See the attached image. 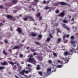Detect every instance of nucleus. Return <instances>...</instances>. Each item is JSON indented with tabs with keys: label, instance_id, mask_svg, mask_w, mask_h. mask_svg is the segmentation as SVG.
Segmentation results:
<instances>
[{
	"label": "nucleus",
	"instance_id": "nucleus-47",
	"mask_svg": "<svg viewBox=\"0 0 78 78\" xmlns=\"http://www.w3.org/2000/svg\"><path fill=\"white\" fill-rule=\"evenodd\" d=\"M43 3H44V4H46L47 3H46V1H44L43 2Z\"/></svg>",
	"mask_w": 78,
	"mask_h": 78
},
{
	"label": "nucleus",
	"instance_id": "nucleus-60",
	"mask_svg": "<svg viewBox=\"0 0 78 78\" xmlns=\"http://www.w3.org/2000/svg\"><path fill=\"white\" fill-rule=\"evenodd\" d=\"M71 17H72V16H69V18L70 19V18H71Z\"/></svg>",
	"mask_w": 78,
	"mask_h": 78
},
{
	"label": "nucleus",
	"instance_id": "nucleus-63",
	"mask_svg": "<svg viewBox=\"0 0 78 78\" xmlns=\"http://www.w3.org/2000/svg\"><path fill=\"white\" fill-rule=\"evenodd\" d=\"M32 10H33L34 11V9H32Z\"/></svg>",
	"mask_w": 78,
	"mask_h": 78
},
{
	"label": "nucleus",
	"instance_id": "nucleus-56",
	"mask_svg": "<svg viewBox=\"0 0 78 78\" xmlns=\"http://www.w3.org/2000/svg\"><path fill=\"white\" fill-rule=\"evenodd\" d=\"M72 21H73L74 20V18H72Z\"/></svg>",
	"mask_w": 78,
	"mask_h": 78
},
{
	"label": "nucleus",
	"instance_id": "nucleus-48",
	"mask_svg": "<svg viewBox=\"0 0 78 78\" xmlns=\"http://www.w3.org/2000/svg\"><path fill=\"white\" fill-rule=\"evenodd\" d=\"M3 8V6L2 5H0V9H2V8Z\"/></svg>",
	"mask_w": 78,
	"mask_h": 78
},
{
	"label": "nucleus",
	"instance_id": "nucleus-17",
	"mask_svg": "<svg viewBox=\"0 0 78 78\" xmlns=\"http://www.w3.org/2000/svg\"><path fill=\"white\" fill-rule=\"evenodd\" d=\"M31 35L33 36V37L36 36V33H32Z\"/></svg>",
	"mask_w": 78,
	"mask_h": 78
},
{
	"label": "nucleus",
	"instance_id": "nucleus-13",
	"mask_svg": "<svg viewBox=\"0 0 78 78\" xmlns=\"http://www.w3.org/2000/svg\"><path fill=\"white\" fill-rule=\"evenodd\" d=\"M7 17L8 18V19H12V16L11 15H7Z\"/></svg>",
	"mask_w": 78,
	"mask_h": 78
},
{
	"label": "nucleus",
	"instance_id": "nucleus-64",
	"mask_svg": "<svg viewBox=\"0 0 78 78\" xmlns=\"http://www.w3.org/2000/svg\"><path fill=\"white\" fill-rule=\"evenodd\" d=\"M22 62V64H23V63H24L23 62Z\"/></svg>",
	"mask_w": 78,
	"mask_h": 78
},
{
	"label": "nucleus",
	"instance_id": "nucleus-61",
	"mask_svg": "<svg viewBox=\"0 0 78 78\" xmlns=\"http://www.w3.org/2000/svg\"><path fill=\"white\" fill-rule=\"evenodd\" d=\"M19 17H20V16H22V15H19Z\"/></svg>",
	"mask_w": 78,
	"mask_h": 78
},
{
	"label": "nucleus",
	"instance_id": "nucleus-22",
	"mask_svg": "<svg viewBox=\"0 0 78 78\" xmlns=\"http://www.w3.org/2000/svg\"><path fill=\"white\" fill-rule=\"evenodd\" d=\"M56 30L57 31V33H61V31H60V29H59L58 28H57Z\"/></svg>",
	"mask_w": 78,
	"mask_h": 78
},
{
	"label": "nucleus",
	"instance_id": "nucleus-31",
	"mask_svg": "<svg viewBox=\"0 0 78 78\" xmlns=\"http://www.w3.org/2000/svg\"><path fill=\"white\" fill-rule=\"evenodd\" d=\"M48 62V63L49 64H51V63H52L51 60H49Z\"/></svg>",
	"mask_w": 78,
	"mask_h": 78
},
{
	"label": "nucleus",
	"instance_id": "nucleus-28",
	"mask_svg": "<svg viewBox=\"0 0 78 78\" xmlns=\"http://www.w3.org/2000/svg\"><path fill=\"white\" fill-rule=\"evenodd\" d=\"M47 71H48V72H51V68H48V69H47Z\"/></svg>",
	"mask_w": 78,
	"mask_h": 78
},
{
	"label": "nucleus",
	"instance_id": "nucleus-52",
	"mask_svg": "<svg viewBox=\"0 0 78 78\" xmlns=\"http://www.w3.org/2000/svg\"><path fill=\"white\" fill-rule=\"evenodd\" d=\"M55 6H58V4L57 3H56L55 4Z\"/></svg>",
	"mask_w": 78,
	"mask_h": 78
},
{
	"label": "nucleus",
	"instance_id": "nucleus-10",
	"mask_svg": "<svg viewBox=\"0 0 78 78\" xmlns=\"http://www.w3.org/2000/svg\"><path fill=\"white\" fill-rule=\"evenodd\" d=\"M73 53V51L72 50H71L68 53L69 55H72V53Z\"/></svg>",
	"mask_w": 78,
	"mask_h": 78
},
{
	"label": "nucleus",
	"instance_id": "nucleus-43",
	"mask_svg": "<svg viewBox=\"0 0 78 78\" xmlns=\"http://www.w3.org/2000/svg\"><path fill=\"white\" fill-rule=\"evenodd\" d=\"M27 66L28 67H31V65L30 64H28L27 65Z\"/></svg>",
	"mask_w": 78,
	"mask_h": 78
},
{
	"label": "nucleus",
	"instance_id": "nucleus-42",
	"mask_svg": "<svg viewBox=\"0 0 78 78\" xmlns=\"http://www.w3.org/2000/svg\"><path fill=\"white\" fill-rule=\"evenodd\" d=\"M16 66H14V67H13V69H16Z\"/></svg>",
	"mask_w": 78,
	"mask_h": 78
},
{
	"label": "nucleus",
	"instance_id": "nucleus-62",
	"mask_svg": "<svg viewBox=\"0 0 78 78\" xmlns=\"http://www.w3.org/2000/svg\"><path fill=\"white\" fill-rule=\"evenodd\" d=\"M64 58H62V59H63V60H64Z\"/></svg>",
	"mask_w": 78,
	"mask_h": 78
},
{
	"label": "nucleus",
	"instance_id": "nucleus-58",
	"mask_svg": "<svg viewBox=\"0 0 78 78\" xmlns=\"http://www.w3.org/2000/svg\"><path fill=\"white\" fill-rule=\"evenodd\" d=\"M0 25H3V24L2 23H1L0 24Z\"/></svg>",
	"mask_w": 78,
	"mask_h": 78
},
{
	"label": "nucleus",
	"instance_id": "nucleus-59",
	"mask_svg": "<svg viewBox=\"0 0 78 78\" xmlns=\"http://www.w3.org/2000/svg\"><path fill=\"white\" fill-rule=\"evenodd\" d=\"M73 47H76V45H74L73 46Z\"/></svg>",
	"mask_w": 78,
	"mask_h": 78
},
{
	"label": "nucleus",
	"instance_id": "nucleus-39",
	"mask_svg": "<svg viewBox=\"0 0 78 78\" xmlns=\"http://www.w3.org/2000/svg\"><path fill=\"white\" fill-rule=\"evenodd\" d=\"M50 38H48L47 39V41L48 42H49V41H50Z\"/></svg>",
	"mask_w": 78,
	"mask_h": 78
},
{
	"label": "nucleus",
	"instance_id": "nucleus-19",
	"mask_svg": "<svg viewBox=\"0 0 78 78\" xmlns=\"http://www.w3.org/2000/svg\"><path fill=\"white\" fill-rule=\"evenodd\" d=\"M41 16V13L40 12L38 13L36 15V17H39V16Z\"/></svg>",
	"mask_w": 78,
	"mask_h": 78
},
{
	"label": "nucleus",
	"instance_id": "nucleus-21",
	"mask_svg": "<svg viewBox=\"0 0 78 78\" xmlns=\"http://www.w3.org/2000/svg\"><path fill=\"white\" fill-rule=\"evenodd\" d=\"M5 68V67L4 66H0V70H3V69H4Z\"/></svg>",
	"mask_w": 78,
	"mask_h": 78
},
{
	"label": "nucleus",
	"instance_id": "nucleus-38",
	"mask_svg": "<svg viewBox=\"0 0 78 78\" xmlns=\"http://www.w3.org/2000/svg\"><path fill=\"white\" fill-rule=\"evenodd\" d=\"M71 39H74V36H72L71 37Z\"/></svg>",
	"mask_w": 78,
	"mask_h": 78
},
{
	"label": "nucleus",
	"instance_id": "nucleus-29",
	"mask_svg": "<svg viewBox=\"0 0 78 78\" xmlns=\"http://www.w3.org/2000/svg\"><path fill=\"white\" fill-rule=\"evenodd\" d=\"M31 51H32V52H35V51H36V50L33 49H31L30 50Z\"/></svg>",
	"mask_w": 78,
	"mask_h": 78
},
{
	"label": "nucleus",
	"instance_id": "nucleus-16",
	"mask_svg": "<svg viewBox=\"0 0 78 78\" xmlns=\"http://www.w3.org/2000/svg\"><path fill=\"white\" fill-rule=\"evenodd\" d=\"M64 56H67V55H69V53L67 52H65L64 53Z\"/></svg>",
	"mask_w": 78,
	"mask_h": 78
},
{
	"label": "nucleus",
	"instance_id": "nucleus-54",
	"mask_svg": "<svg viewBox=\"0 0 78 78\" xmlns=\"http://www.w3.org/2000/svg\"><path fill=\"white\" fill-rule=\"evenodd\" d=\"M29 48H30V47H27V50H28V49H29Z\"/></svg>",
	"mask_w": 78,
	"mask_h": 78
},
{
	"label": "nucleus",
	"instance_id": "nucleus-45",
	"mask_svg": "<svg viewBox=\"0 0 78 78\" xmlns=\"http://www.w3.org/2000/svg\"><path fill=\"white\" fill-rule=\"evenodd\" d=\"M60 63L61 64H63V61H60Z\"/></svg>",
	"mask_w": 78,
	"mask_h": 78
},
{
	"label": "nucleus",
	"instance_id": "nucleus-18",
	"mask_svg": "<svg viewBox=\"0 0 78 78\" xmlns=\"http://www.w3.org/2000/svg\"><path fill=\"white\" fill-rule=\"evenodd\" d=\"M29 19H31V21H34V19H33L32 17L30 16L29 17Z\"/></svg>",
	"mask_w": 78,
	"mask_h": 78
},
{
	"label": "nucleus",
	"instance_id": "nucleus-6",
	"mask_svg": "<svg viewBox=\"0 0 78 78\" xmlns=\"http://www.w3.org/2000/svg\"><path fill=\"white\" fill-rule=\"evenodd\" d=\"M1 65L2 66H8V63L5 61L4 62L2 63Z\"/></svg>",
	"mask_w": 78,
	"mask_h": 78
},
{
	"label": "nucleus",
	"instance_id": "nucleus-24",
	"mask_svg": "<svg viewBox=\"0 0 78 78\" xmlns=\"http://www.w3.org/2000/svg\"><path fill=\"white\" fill-rule=\"evenodd\" d=\"M49 9V7H48V6H46V7L44 8V9H46V10L48 9Z\"/></svg>",
	"mask_w": 78,
	"mask_h": 78
},
{
	"label": "nucleus",
	"instance_id": "nucleus-1",
	"mask_svg": "<svg viewBox=\"0 0 78 78\" xmlns=\"http://www.w3.org/2000/svg\"><path fill=\"white\" fill-rule=\"evenodd\" d=\"M28 58H28L27 60V62H30V63H32L33 64H36V60L34 58H33V56L29 55L28 56Z\"/></svg>",
	"mask_w": 78,
	"mask_h": 78
},
{
	"label": "nucleus",
	"instance_id": "nucleus-53",
	"mask_svg": "<svg viewBox=\"0 0 78 78\" xmlns=\"http://www.w3.org/2000/svg\"><path fill=\"white\" fill-rule=\"evenodd\" d=\"M29 71H28L29 72H30L31 71V69H29Z\"/></svg>",
	"mask_w": 78,
	"mask_h": 78
},
{
	"label": "nucleus",
	"instance_id": "nucleus-2",
	"mask_svg": "<svg viewBox=\"0 0 78 78\" xmlns=\"http://www.w3.org/2000/svg\"><path fill=\"white\" fill-rule=\"evenodd\" d=\"M24 73H25L26 74H28L29 73V71H26L25 69H23L21 72H20L19 73L22 75H25V74Z\"/></svg>",
	"mask_w": 78,
	"mask_h": 78
},
{
	"label": "nucleus",
	"instance_id": "nucleus-14",
	"mask_svg": "<svg viewBox=\"0 0 78 78\" xmlns=\"http://www.w3.org/2000/svg\"><path fill=\"white\" fill-rule=\"evenodd\" d=\"M60 4L62 5H67V3L64 2H60Z\"/></svg>",
	"mask_w": 78,
	"mask_h": 78
},
{
	"label": "nucleus",
	"instance_id": "nucleus-33",
	"mask_svg": "<svg viewBox=\"0 0 78 78\" xmlns=\"http://www.w3.org/2000/svg\"><path fill=\"white\" fill-rule=\"evenodd\" d=\"M24 20H25V21H26L27 20H28V18H24L23 19Z\"/></svg>",
	"mask_w": 78,
	"mask_h": 78
},
{
	"label": "nucleus",
	"instance_id": "nucleus-40",
	"mask_svg": "<svg viewBox=\"0 0 78 78\" xmlns=\"http://www.w3.org/2000/svg\"><path fill=\"white\" fill-rule=\"evenodd\" d=\"M63 22H64V23H67V22H68V21H66V20H63Z\"/></svg>",
	"mask_w": 78,
	"mask_h": 78
},
{
	"label": "nucleus",
	"instance_id": "nucleus-46",
	"mask_svg": "<svg viewBox=\"0 0 78 78\" xmlns=\"http://www.w3.org/2000/svg\"><path fill=\"white\" fill-rule=\"evenodd\" d=\"M49 36L50 37H53V36L51 35V34H49Z\"/></svg>",
	"mask_w": 78,
	"mask_h": 78
},
{
	"label": "nucleus",
	"instance_id": "nucleus-7",
	"mask_svg": "<svg viewBox=\"0 0 78 78\" xmlns=\"http://www.w3.org/2000/svg\"><path fill=\"white\" fill-rule=\"evenodd\" d=\"M63 27L64 28H66V30H69V28L67 27V26H66V24H63Z\"/></svg>",
	"mask_w": 78,
	"mask_h": 78
},
{
	"label": "nucleus",
	"instance_id": "nucleus-8",
	"mask_svg": "<svg viewBox=\"0 0 78 78\" xmlns=\"http://www.w3.org/2000/svg\"><path fill=\"white\" fill-rule=\"evenodd\" d=\"M61 38H58L57 43V44H59L61 42Z\"/></svg>",
	"mask_w": 78,
	"mask_h": 78
},
{
	"label": "nucleus",
	"instance_id": "nucleus-57",
	"mask_svg": "<svg viewBox=\"0 0 78 78\" xmlns=\"http://www.w3.org/2000/svg\"><path fill=\"white\" fill-rule=\"evenodd\" d=\"M49 2H49V1H47V2H46V3L48 4V3Z\"/></svg>",
	"mask_w": 78,
	"mask_h": 78
},
{
	"label": "nucleus",
	"instance_id": "nucleus-30",
	"mask_svg": "<svg viewBox=\"0 0 78 78\" xmlns=\"http://www.w3.org/2000/svg\"><path fill=\"white\" fill-rule=\"evenodd\" d=\"M69 36H70V35L69 34H67L66 35H65V37H67V38H68V37H69Z\"/></svg>",
	"mask_w": 78,
	"mask_h": 78
},
{
	"label": "nucleus",
	"instance_id": "nucleus-5",
	"mask_svg": "<svg viewBox=\"0 0 78 78\" xmlns=\"http://www.w3.org/2000/svg\"><path fill=\"white\" fill-rule=\"evenodd\" d=\"M65 36H66V35H64L63 36V40L64 41V43H67V41H68L67 40H65Z\"/></svg>",
	"mask_w": 78,
	"mask_h": 78
},
{
	"label": "nucleus",
	"instance_id": "nucleus-34",
	"mask_svg": "<svg viewBox=\"0 0 78 78\" xmlns=\"http://www.w3.org/2000/svg\"><path fill=\"white\" fill-rule=\"evenodd\" d=\"M59 11L58 10H56L55 11V13L56 14H58V13H59Z\"/></svg>",
	"mask_w": 78,
	"mask_h": 78
},
{
	"label": "nucleus",
	"instance_id": "nucleus-11",
	"mask_svg": "<svg viewBox=\"0 0 78 78\" xmlns=\"http://www.w3.org/2000/svg\"><path fill=\"white\" fill-rule=\"evenodd\" d=\"M13 49H19V46H16L13 48Z\"/></svg>",
	"mask_w": 78,
	"mask_h": 78
},
{
	"label": "nucleus",
	"instance_id": "nucleus-4",
	"mask_svg": "<svg viewBox=\"0 0 78 78\" xmlns=\"http://www.w3.org/2000/svg\"><path fill=\"white\" fill-rule=\"evenodd\" d=\"M16 31H18L19 33H20V34L22 33V29L20 27H18L16 30Z\"/></svg>",
	"mask_w": 78,
	"mask_h": 78
},
{
	"label": "nucleus",
	"instance_id": "nucleus-37",
	"mask_svg": "<svg viewBox=\"0 0 78 78\" xmlns=\"http://www.w3.org/2000/svg\"><path fill=\"white\" fill-rule=\"evenodd\" d=\"M35 44H37V45H39V44H40V43L37 42H35Z\"/></svg>",
	"mask_w": 78,
	"mask_h": 78
},
{
	"label": "nucleus",
	"instance_id": "nucleus-15",
	"mask_svg": "<svg viewBox=\"0 0 78 78\" xmlns=\"http://www.w3.org/2000/svg\"><path fill=\"white\" fill-rule=\"evenodd\" d=\"M70 42L72 45H73V44H75L76 43V42L75 41H71Z\"/></svg>",
	"mask_w": 78,
	"mask_h": 78
},
{
	"label": "nucleus",
	"instance_id": "nucleus-3",
	"mask_svg": "<svg viewBox=\"0 0 78 78\" xmlns=\"http://www.w3.org/2000/svg\"><path fill=\"white\" fill-rule=\"evenodd\" d=\"M65 15V13H64V11L62 12L58 15L59 17H64Z\"/></svg>",
	"mask_w": 78,
	"mask_h": 78
},
{
	"label": "nucleus",
	"instance_id": "nucleus-41",
	"mask_svg": "<svg viewBox=\"0 0 78 78\" xmlns=\"http://www.w3.org/2000/svg\"><path fill=\"white\" fill-rule=\"evenodd\" d=\"M20 56L21 58H22L23 57V55L22 54H20Z\"/></svg>",
	"mask_w": 78,
	"mask_h": 78
},
{
	"label": "nucleus",
	"instance_id": "nucleus-32",
	"mask_svg": "<svg viewBox=\"0 0 78 78\" xmlns=\"http://www.w3.org/2000/svg\"><path fill=\"white\" fill-rule=\"evenodd\" d=\"M62 67V66H61L60 65H58L57 66V67H58V68H61Z\"/></svg>",
	"mask_w": 78,
	"mask_h": 78
},
{
	"label": "nucleus",
	"instance_id": "nucleus-27",
	"mask_svg": "<svg viewBox=\"0 0 78 78\" xmlns=\"http://www.w3.org/2000/svg\"><path fill=\"white\" fill-rule=\"evenodd\" d=\"M3 53H4V54L5 55H6V56H7V53H6V52H5V50H4L3 51Z\"/></svg>",
	"mask_w": 78,
	"mask_h": 78
},
{
	"label": "nucleus",
	"instance_id": "nucleus-25",
	"mask_svg": "<svg viewBox=\"0 0 78 78\" xmlns=\"http://www.w3.org/2000/svg\"><path fill=\"white\" fill-rule=\"evenodd\" d=\"M38 74L40 75H41V76H42V73L41 71L39 72Z\"/></svg>",
	"mask_w": 78,
	"mask_h": 78
},
{
	"label": "nucleus",
	"instance_id": "nucleus-51",
	"mask_svg": "<svg viewBox=\"0 0 78 78\" xmlns=\"http://www.w3.org/2000/svg\"><path fill=\"white\" fill-rule=\"evenodd\" d=\"M24 76H25L26 78H27L28 77V76L27 75H24Z\"/></svg>",
	"mask_w": 78,
	"mask_h": 78
},
{
	"label": "nucleus",
	"instance_id": "nucleus-12",
	"mask_svg": "<svg viewBox=\"0 0 78 78\" xmlns=\"http://www.w3.org/2000/svg\"><path fill=\"white\" fill-rule=\"evenodd\" d=\"M38 58L40 61H42V59H43V58H42V57H38Z\"/></svg>",
	"mask_w": 78,
	"mask_h": 78
},
{
	"label": "nucleus",
	"instance_id": "nucleus-20",
	"mask_svg": "<svg viewBox=\"0 0 78 78\" xmlns=\"http://www.w3.org/2000/svg\"><path fill=\"white\" fill-rule=\"evenodd\" d=\"M18 1H17V0H13V3H14V4H16L17 3V2Z\"/></svg>",
	"mask_w": 78,
	"mask_h": 78
},
{
	"label": "nucleus",
	"instance_id": "nucleus-26",
	"mask_svg": "<svg viewBox=\"0 0 78 78\" xmlns=\"http://www.w3.org/2000/svg\"><path fill=\"white\" fill-rule=\"evenodd\" d=\"M9 62L10 64H11V65H14V63L12 62L9 61Z\"/></svg>",
	"mask_w": 78,
	"mask_h": 78
},
{
	"label": "nucleus",
	"instance_id": "nucleus-50",
	"mask_svg": "<svg viewBox=\"0 0 78 78\" xmlns=\"http://www.w3.org/2000/svg\"><path fill=\"white\" fill-rule=\"evenodd\" d=\"M61 61L59 60H58L57 61V62L58 63H60V62Z\"/></svg>",
	"mask_w": 78,
	"mask_h": 78
},
{
	"label": "nucleus",
	"instance_id": "nucleus-36",
	"mask_svg": "<svg viewBox=\"0 0 78 78\" xmlns=\"http://www.w3.org/2000/svg\"><path fill=\"white\" fill-rule=\"evenodd\" d=\"M33 55H34V56H35V55H38V54H37V52H34L33 53Z\"/></svg>",
	"mask_w": 78,
	"mask_h": 78
},
{
	"label": "nucleus",
	"instance_id": "nucleus-44",
	"mask_svg": "<svg viewBox=\"0 0 78 78\" xmlns=\"http://www.w3.org/2000/svg\"><path fill=\"white\" fill-rule=\"evenodd\" d=\"M4 42L5 44H7V43H8V41L7 40H5Z\"/></svg>",
	"mask_w": 78,
	"mask_h": 78
},
{
	"label": "nucleus",
	"instance_id": "nucleus-55",
	"mask_svg": "<svg viewBox=\"0 0 78 78\" xmlns=\"http://www.w3.org/2000/svg\"><path fill=\"white\" fill-rule=\"evenodd\" d=\"M9 52H10V53H11V51H12L11 50H9Z\"/></svg>",
	"mask_w": 78,
	"mask_h": 78
},
{
	"label": "nucleus",
	"instance_id": "nucleus-9",
	"mask_svg": "<svg viewBox=\"0 0 78 78\" xmlns=\"http://www.w3.org/2000/svg\"><path fill=\"white\" fill-rule=\"evenodd\" d=\"M37 66L36 68L37 70H41V67H40V65H38Z\"/></svg>",
	"mask_w": 78,
	"mask_h": 78
},
{
	"label": "nucleus",
	"instance_id": "nucleus-35",
	"mask_svg": "<svg viewBox=\"0 0 78 78\" xmlns=\"http://www.w3.org/2000/svg\"><path fill=\"white\" fill-rule=\"evenodd\" d=\"M53 55H54V56H55V57H56L57 56V55H56V53H53Z\"/></svg>",
	"mask_w": 78,
	"mask_h": 78
},
{
	"label": "nucleus",
	"instance_id": "nucleus-23",
	"mask_svg": "<svg viewBox=\"0 0 78 78\" xmlns=\"http://www.w3.org/2000/svg\"><path fill=\"white\" fill-rule=\"evenodd\" d=\"M38 38L40 39H41L42 38V35L39 34V35H38Z\"/></svg>",
	"mask_w": 78,
	"mask_h": 78
},
{
	"label": "nucleus",
	"instance_id": "nucleus-49",
	"mask_svg": "<svg viewBox=\"0 0 78 78\" xmlns=\"http://www.w3.org/2000/svg\"><path fill=\"white\" fill-rule=\"evenodd\" d=\"M39 19L40 20H41V19H42V16H40L39 18Z\"/></svg>",
	"mask_w": 78,
	"mask_h": 78
}]
</instances>
